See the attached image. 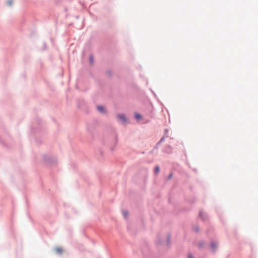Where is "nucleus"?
Listing matches in <instances>:
<instances>
[{
	"instance_id": "obj_1",
	"label": "nucleus",
	"mask_w": 258,
	"mask_h": 258,
	"mask_svg": "<svg viewBox=\"0 0 258 258\" xmlns=\"http://www.w3.org/2000/svg\"><path fill=\"white\" fill-rule=\"evenodd\" d=\"M117 117L123 122H125L126 121V118L123 114H119L117 115Z\"/></svg>"
},
{
	"instance_id": "obj_2",
	"label": "nucleus",
	"mask_w": 258,
	"mask_h": 258,
	"mask_svg": "<svg viewBox=\"0 0 258 258\" xmlns=\"http://www.w3.org/2000/svg\"><path fill=\"white\" fill-rule=\"evenodd\" d=\"M97 108L99 111L100 112H104V108L103 106H98L97 107Z\"/></svg>"
},
{
	"instance_id": "obj_3",
	"label": "nucleus",
	"mask_w": 258,
	"mask_h": 258,
	"mask_svg": "<svg viewBox=\"0 0 258 258\" xmlns=\"http://www.w3.org/2000/svg\"><path fill=\"white\" fill-rule=\"evenodd\" d=\"M55 251L58 253H62V249L61 248H56L55 249Z\"/></svg>"
},
{
	"instance_id": "obj_4",
	"label": "nucleus",
	"mask_w": 258,
	"mask_h": 258,
	"mask_svg": "<svg viewBox=\"0 0 258 258\" xmlns=\"http://www.w3.org/2000/svg\"><path fill=\"white\" fill-rule=\"evenodd\" d=\"M135 117L137 119H140L141 118L142 116L140 114H138V113H136L135 114Z\"/></svg>"
},
{
	"instance_id": "obj_5",
	"label": "nucleus",
	"mask_w": 258,
	"mask_h": 258,
	"mask_svg": "<svg viewBox=\"0 0 258 258\" xmlns=\"http://www.w3.org/2000/svg\"><path fill=\"white\" fill-rule=\"evenodd\" d=\"M159 171V167L158 166H156L155 168V172L156 173H158Z\"/></svg>"
},
{
	"instance_id": "obj_6",
	"label": "nucleus",
	"mask_w": 258,
	"mask_h": 258,
	"mask_svg": "<svg viewBox=\"0 0 258 258\" xmlns=\"http://www.w3.org/2000/svg\"><path fill=\"white\" fill-rule=\"evenodd\" d=\"M7 3H8V5L10 6L13 4V1L12 0H8Z\"/></svg>"
},
{
	"instance_id": "obj_7",
	"label": "nucleus",
	"mask_w": 258,
	"mask_h": 258,
	"mask_svg": "<svg viewBox=\"0 0 258 258\" xmlns=\"http://www.w3.org/2000/svg\"><path fill=\"white\" fill-rule=\"evenodd\" d=\"M211 247L213 248H215L217 247V244L216 243H212L211 244Z\"/></svg>"
},
{
	"instance_id": "obj_8",
	"label": "nucleus",
	"mask_w": 258,
	"mask_h": 258,
	"mask_svg": "<svg viewBox=\"0 0 258 258\" xmlns=\"http://www.w3.org/2000/svg\"><path fill=\"white\" fill-rule=\"evenodd\" d=\"M123 214L125 217H126L128 215V213L127 211H123Z\"/></svg>"
},
{
	"instance_id": "obj_9",
	"label": "nucleus",
	"mask_w": 258,
	"mask_h": 258,
	"mask_svg": "<svg viewBox=\"0 0 258 258\" xmlns=\"http://www.w3.org/2000/svg\"><path fill=\"white\" fill-rule=\"evenodd\" d=\"M188 258H194L193 256L189 254L188 255Z\"/></svg>"
},
{
	"instance_id": "obj_10",
	"label": "nucleus",
	"mask_w": 258,
	"mask_h": 258,
	"mask_svg": "<svg viewBox=\"0 0 258 258\" xmlns=\"http://www.w3.org/2000/svg\"><path fill=\"white\" fill-rule=\"evenodd\" d=\"M90 59L91 62H92V57L91 56L90 57Z\"/></svg>"
}]
</instances>
